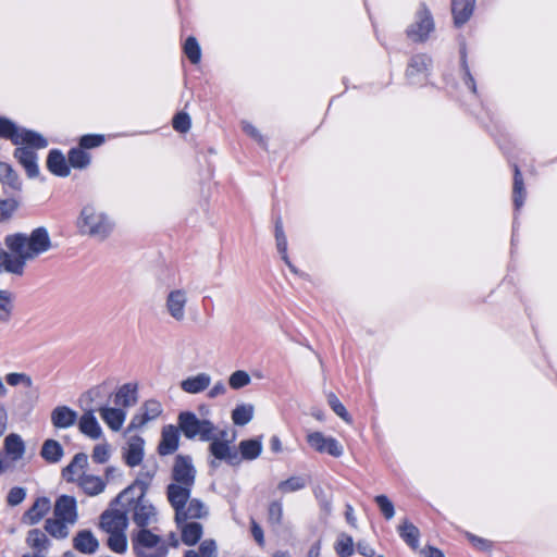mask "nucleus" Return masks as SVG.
<instances>
[{
  "label": "nucleus",
  "mask_w": 557,
  "mask_h": 557,
  "mask_svg": "<svg viewBox=\"0 0 557 557\" xmlns=\"http://www.w3.org/2000/svg\"><path fill=\"white\" fill-rule=\"evenodd\" d=\"M196 469L188 456H176L172 468V483L166 487V497L174 510V521L185 519H207L210 510L199 498H191L195 485Z\"/></svg>",
  "instance_id": "1"
},
{
  "label": "nucleus",
  "mask_w": 557,
  "mask_h": 557,
  "mask_svg": "<svg viewBox=\"0 0 557 557\" xmlns=\"http://www.w3.org/2000/svg\"><path fill=\"white\" fill-rule=\"evenodd\" d=\"M7 250L0 248V273L23 276L26 263L48 252L52 242L45 226L34 228L29 234L15 233L4 238Z\"/></svg>",
  "instance_id": "2"
},
{
  "label": "nucleus",
  "mask_w": 557,
  "mask_h": 557,
  "mask_svg": "<svg viewBox=\"0 0 557 557\" xmlns=\"http://www.w3.org/2000/svg\"><path fill=\"white\" fill-rule=\"evenodd\" d=\"M75 225L81 235L98 240L107 239L114 230L113 219L95 203L82 207Z\"/></svg>",
  "instance_id": "3"
},
{
  "label": "nucleus",
  "mask_w": 557,
  "mask_h": 557,
  "mask_svg": "<svg viewBox=\"0 0 557 557\" xmlns=\"http://www.w3.org/2000/svg\"><path fill=\"white\" fill-rule=\"evenodd\" d=\"M178 428L186 438H198L202 442L212 440L218 431L210 420L199 419L191 411H183L178 414Z\"/></svg>",
  "instance_id": "4"
},
{
  "label": "nucleus",
  "mask_w": 557,
  "mask_h": 557,
  "mask_svg": "<svg viewBox=\"0 0 557 557\" xmlns=\"http://www.w3.org/2000/svg\"><path fill=\"white\" fill-rule=\"evenodd\" d=\"M133 549L137 557H165L166 541L148 529H140L133 537Z\"/></svg>",
  "instance_id": "5"
},
{
  "label": "nucleus",
  "mask_w": 557,
  "mask_h": 557,
  "mask_svg": "<svg viewBox=\"0 0 557 557\" xmlns=\"http://www.w3.org/2000/svg\"><path fill=\"white\" fill-rule=\"evenodd\" d=\"M233 441L234 435L228 437V432L226 430H218L214 433L213 438L209 441V451L214 457V459L210 461V466L212 468H216L219 466L216 460L226 461L232 466L239 463L240 459L238 457V454L231 446Z\"/></svg>",
  "instance_id": "6"
},
{
  "label": "nucleus",
  "mask_w": 557,
  "mask_h": 557,
  "mask_svg": "<svg viewBox=\"0 0 557 557\" xmlns=\"http://www.w3.org/2000/svg\"><path fill=\"white\" fill-rule=\"evenodd\" d=\"M434 20L424 3H421L416 12L413 22L407 28L408 37L416 42L425 41L434 30Z\"/></svg>",
  "instance_id": "7"
},
{
  "label": "nucleus",
  "mask_w": 557,
  "mask_h": 557,
  "mask_svg": "<svg viewBox=\"0 0 557 557\" xmlns=\"http://www.w3.org/2000/svg\"><path fill=\"white\" fill-rule=\"evenodd\" d=\"M126 511H133V521L141 529L156 521V508L148 503L145 496H128V499L121 504Z\"/></svg>",
  "instance_id": "8"
},
{
  "label": "nucleus",
  "mask_w": 557,
  "mask_h": 557,
  "mask_svg": "<svg viewBox=\"0 0 557 557\" xmlns=\"http://www.w3.org/2000/svg\"><path fill=\"white\" fill-rule=\"evenodd\" d=\"M23 145L14 151V157L18 163L25 169L29 177H36L39 174L37 164L38 148H45L47 141H22Z\"/></svg>",
  "instance_id": "9"
},
{
  "label": "nucleus",
  "mask_w": 557,
  "mask_h": 557,
  "mask_svg": "<svg viewBox=\"0 0 557 557\" xmlns=\"http://www.w3.org/2000/svg\"><path fill=\"white\" fill-rule=\"evenodd\" d=\"M432 59L428 54L419 53L410 58L406 70V78L411 85H423L432 70Z\"/></svg>",
  "instance_id": "10"
},
{
  "label": "nucleus",
  "mask_w": 557,
  "mask_h": 557,
  "mask_svg": "<svg viewBox=\"0 0 557 557\" xmlns=\"http://www.w3.org/2000/svg\"><path fill=\"white\" fill-rule=\"evenodd\" d=\"M187 302V290L184 288H173L165 296L164 310L170 318L181 323L186 319Z\"/></svg>",
  "instance_id": "11"
},
{
  "label": "nucleus",
  "mask_w": 557,
  "mask_h": 557,
  "mask_svg": "<svg viewBox=\"0 0 557 557\" xmlns=\"http://www.w3.org/2000/svg\"><path fill=\"white\" fill-rule=\"evenodd\" d=\"M156 474L154 468L143 467L132 485L121 492L115 498L116 504H124L128 496H145Z\"/></svg>",
  "instance_id": "12"
},
{
  "label": "nucleus",
  "mask_w": 557,
  "mask_h": 557,
  "mask_svg": "<svg viewBox=\"0 0 557 557\" xmlns=\"http://www.w3.org/2000/svg\"><path fill=\"white\" fill-rule=\"evenodd\" d=\"M307 442L311 448L320 454H329L333 457L343 455V446L338 441L331 436H325L321 432H312L307 435Z\"/></svg>",
  "instance_id": "13"
},
{
  "label": "nucleus",
  "mask_w": 557,
  "mask_h": 557,
  "mask_svg": "<svg viewBox=\"0 0 557 557\" xmlns=\"http://www.w3.org/2000/svg\"><path fill=\"white\" fill-rule=\"evenodd\" d=\"M100 528L107 533H115L126 531L128 525V518L126 508L121 509H108L100 516Z\"/></svg>",
  "instance_id": "14"
},
{
  "label": "nucleus",
  "mask_w": 557,
  "mask_h": 557,
  "mask_svg": "<svg viewBox=\"0 0 557 557\" xmlns=\"http://www.w3.org/2000/svg\"><path fill=\"white\" fill-rule=\"evenodd\" d=\"M163 411L162 405L159 400H146L139 410L133 416L128 429L136 430L146 425L148 422L156 420Z\"/></svg>",
  "instance_id": "15"
},
{
  "label": "nucleus",
  "mask_w": 557,
  "mask_h": 557,
  "mask_svg": "<svg viewBox=\"0 0 557 557\" xmlns=\"http://www.w3.org/2000/svg\"><path fill=\"white\" fill-rule=\"evenodd\" d=\"M3 451L10 469L24 457L26 453V444L20 434L10 433L4 437Z\"/></svg>",
  "instance_id": "16"
},
{
  "label": "nucleus",
  "mask_w": 557,
  "mask_h": 557,
  "mask_svg": "<svg viewBox=\"0 0 557 557\" xmlns=\"http://www.w3.org/2000/svg\"><path fill=\"white\" fill-rule=\"evenodd\" d=\"M53 517L74 525L78 520L77 503L75 497L70 495L59 496L53 506Z\"/></svg>",
  "instance_id": "17"
},
{
  "label": "nucleus",
  "mask_w": 557,
  "mask_h": 557,
  "mask_svg": "<svg viewBox=\"0 0 557 557\" xmlns=\"http://www.w3.org/2000/svg\"><path fill=\"white\" fill-rule=\"evenodd\" d=\"M102 141H79V147L69 151V163L73 169L84 170L89 166L91 156L89 149L97 148Z\"/></svg>",
  "instance_id": "18"
},
{
  "label": "nucleus",
  "mask_w": 557,
  "mask_h": 557,
  "mask_svg": "<svg viewBox=\"0 0 557 557\" xmlns=\"http://www.w3.org/2000/svg\"><path fill=\"white\" fill-rule=\"evenodd\" d=\"M1 137L7 139H44L40 134L20 127L7 117H0V138Z\"/></svg>",
  "instance_id": "19"
},
{
  "label": "nucleus",
  "mask_w": 557,
  "mask_h": 557,
  "mask_svg": "<svg viewBox=\"0 0 557 557\" xmlns=\"http://www.w3.org/2000/svg\"><path fill=\"white\" fill-rule=\"evenodd\" d=\"M145 441L140 436H131L123 448V458L127 466L134 468L141 463L144 458Z\"/></svg>",
  "instance_id": "20"
},
{
  "label": "nucleus",
  "mask_w": 557,
  "mask_h": 557,
  "mask_svg": "<svg viewBox=\"0 0 557 557\" xmlns=\"http://www.w3.org/2000/svg\"><path fill=\"white\" fill-rule=\"evenodd\" d=\"M78 429L84 435L91 440H98L102 436V429L91 407L84 409V413L78 419Z\"/></svg>",
  "instance_id": "21"
},
{
  "label": "nucleus",
  "mask_w": 557,
  "mask_h": 557,
  "mask_svg": "<svg viewBox=\"0 0 557 557\" xmlns=\"http://www.w3.org/2000/svg\"><path fill=\"white\" fill-rule=\"evenodd\" d=\"M51 423L55 429H69L76 424L78 414L69 406H57L50 414Z\"/></svg>",
  "instance_id": "22"
},
{
  "label": "nucleus",
  "mask_w": 557,
  "mask_h": 557,
  "mask_svg": "<svg viewBox=\"0 0 557 557\" xmlns=\"http://www.w3.org/2000/svg\"><path fill=\"white\" fill-rule=\"evenodd\" d=\"M103 422L110 428L112 431L117 432L122 429L125 419L126 412L123 408L101 406L97 409Z\"/></svg>",
  "instance_id": "23"
},
{
  "label": "nucleus",
  "mask_w": 557,
  "mask_h": 557,
  "mask_svg": "<svg viewBox=\"0 0 557 557\" xmlns=\"http://www.w3.org/2000/svg\"><path fill=\"white\" fill-rule=\"evenodd\" d=\"M197 519H185L184 521L175 522L181 530L182 541L188 546H193L201 539L203 527Z\"/></svg>",
  "instance_id": "24"
},
{
  "label": "nucleus",
  "mask_w": 557,
  "mask_h": 557,
  "mask_svg": "<svg viewBox=\"0 0 557 557\" xmlns=\"http://www.w3.org/2000/svg\"><path fill=\"white\" fill-rule=\"evenodd\" d=\"M138 401V385L136 383H125L119 387L114 394L113 403L120 408H129Z\"/></svg>",
  "instance_id": "25"
},
{
  "label": "nucleus",
  "mask_w": 557,
  "mask_h": 557,
  "mask_svg": "<svg viewBox=\"0 0 557 557\" xmlns=\"http://www.w3.org/2000/svg\"><path fill=\"white\" fill-rule=\"evenodd\" d=\"M51 509L48 497H38L33 506L23 515V522L29 525L37 524Z\"/></svg>",
  "instance_id": "26"
},
{
  "label": "nucleus",
  "mask_w": 557,
  "mask_h": 557,
  "mask_svg": "<svg viewBox=\"0 0 557 557\" xmlns=\"http://www.w3.org/2000/svg\"><path fill=\"white\" fill-rule=\"evenodd\" d=\"M47 168L55 176L67 177L71 173V165L69 158L57 149L49 152L47 158Z\"/></svg>",
  "instance_id": "27"
},
{
  "label": "nucleus",
  "mask_w": 557,
  "mask_h": 557,
  "mask_svg": "<svg viewBox=\"0 0 557 557\" xmlns=\"http://www.w3.org/2000/svg\"><path fill=\"white\" fill-rule=\"evenodd\" d=\"M211 384V376L206 372L188 376L180 383V387L187 394H199Z\"/></svg>",
  "instance_id": "28"
},
{
  "label": "nucleus",
  "mask_w": 557,
  "mask_h": 557,
  "mask_svg": "<svg viewBox=\"0 0 557 557\" xmlns=\"http://www.w3.org/2000/svg\"><path fill=\"white\" fill-rule=\"evenodd\" d=\"M73 547L79 553L91 555L97 552L99 541L89 530H82L73 537Z\"/></svg>",
  "instance_id": "29"
},
{
  "label": "nucleus",
  "mask_w": 557,
  "mask_h": 557,
  "mask_svg": "<svg viewBox=\"0 0 557 557\" xmlns=\"http://www.w3.org/2000/svg\"><path fill=\"white\" fill-rule=\"evenodd\" d=\"M178 430L174 425L164 426L158 446L159 454L163 456L173 454L178 447Z\"/></svg>",
  "instance_id": "30"
},
{
  "label": "nucleus",
  "mask_w": 557,
  "mask_h": 557,
  "mask_svg": "<svg viewBox=\"0 0 557 557\" xmlns=\"http://www.w3.org/2000/svg\"><path fill=\"white\" fill-rule=\"evenodd\" d=\"M475 0H451V12L457 26L469 21L473 13Z\"/></svg>",
  "instance_id": "31"
},
{
  "label": "nucleus",
  "mask_w": 557,
  "mask_h": 557,
  "mask_svg": "<svg viewBox=\"0 0 557 557\" xmlns=\"http://www.w3.org/2000/svg\"><path fill=\"white\" fill-rule=\"evenodd\" d=\"M78 486L88 495V496H96L101 494L107 483L100 476L94 475V474H87L83 473L78 480Z\"/></svg>",
  "instance_id": "32"
},
{
  "label": "nucleus",
  "mask_w": 557,
  "mask_h": 557,
  "mask_svg": "<svg viewBox=\"0 0 557 557\" xmlns=\"http://www.w3.org/2000/svg\"><path fill=\"white\" fill-rule=\"evenodd\" d=\"M275 240H276L277 251L280 252L281 258L284 261V263L289 268V270L293 273L298 274L297 268L292 263V261L289 260V257L287 255V238L284 233L283 222L281 219H277L275 222Z\"/></svg>",
  "instance_id": "33"
},
{
  "label": "nucleus",
  "mask_w": 557,
  "mask_h": 557,
  "mask_svg": "<svg viewBox=\"0 0 557 557\" xmlns=\"http://www.w3.org/2000/svg\"><path fill=\"white\" fill-rule=\"evenodd\" d=\"M73 524L57 517L48 518L45 521V531L55 540H65L70 535Z\"/></svg>",
  "instance_id": "34"
},
{
  "label": "nucleus",
  "mask_w": 557,
  "mask_h": 557,
  "mask_svg": "<svg viewBox=\"0 0 557 557\" xmlns=\"http://www.w3.org/2000/svg\"><path fill=\"white\" fill-rule=\"evenodd\" d=\"M26 544L36 553L46 554L50 546V541L44 531L32 529L27 533Z\"/></svg>",
  "instance_id": "35"
},
{
  "label": "nucleus",
  "mask_w": 557,
  "mask_h": 557,
  "mask_svg": "<svg viewBox=\"0 0 557 557\" xmlns=\"http://www.w3.org/2000/svg\"><path fill=\"white\" fill-rule=\"evenodd\" d=\"M63 454L61 444L55 440H46L40 450V456L50 463L60 461Z\"/></svg>",
  "instance_id": "36"
},
{
  "label": "nucleus",
  "mask_w": 557,
  "mask_h": 557,
  "mask_svg": "<svg viewBox=\"0 0 557 557\" xmlns=\"http://www.w3.org/2000/svg\"><path fill=\"white\" fill-rule=\"evenodd\" d=\"M87 455L84 453L76 454L72 461L63 469L62 475L67 482H74V475L87 466Z\"/></svg>",
  "instance_id": "37"
},
{
  "label": "nucleus",
  "mask_w": 557,
  "mask_h": 557,
  "mask_svg": "<svg viewBox=\"0 0 557 557\" xmlns=\"http://www.w3.org/2000/svg\"><path fill=\"white\" fill-rule=\"evenodd\" d=\"M0 182L11 190H20L22 183L18 175L8 163L0 162Z\"/></svg>",
  "instance_id": "38"
},
{
  "label": "nucleus",
  "mask_w": 557,
  "mask_h": 557,
  "mask_svg": "<svg viewBox=\"0 0 557 557\" xmlns=\"http://www.w3.org/2000/svg\"><path fill=\"white\" fill-rule=\"evenodd\" d=\"M14 310V295L9 290L0 289V322L9 323Z\"/></svg>",
  "instance_id": "39"
},
{
  "label": "nucleus",
  "mask_w": 557,
  "mask_h": 557,
  "mask_svg": "<svg viewBox=\"0 0 557 557\" xmlns=\"http://www.w3.org/2000/svg\"><path fill=\"white\" fill-rule=\"evenodd\" d=\"M513 205L518 210L523 206L525 198V189L522 174L517 164L513 165Z\"/></svg>",
  "instance_id": "40"
},
{
  "label": "nucleus",
  "mask_w": 557,
  "mask_h": 557,
  "mask_svg": "<svg viewBox=\"0 0 557 557\" xmlns=\"http://www.w3.org/2000/svg\"><path fill=\"white\" fill-rule=\"evenodd\" d=\"M243 459L253 460L258 458L262 451V443L260 440H245L238 445Z\"/></svg>",
  "instance_id": "41"
},
{
  "label": "nucleus",
  "mask_w": 557,
  "mask_h": 557,
  "mask_svg": "<svg viewBox=\"0 0 557 557\" xmlns=\"http://www.w3.org/2000/svg\"><path fill=\"white\" fill-rule=\"evenodd\" d=\"M110 393V386L107 382L98 384L90 389H88L85 394L82 395L81 401L85 403L87 407H91V404L106 398Z\"/></svg>",
  "instance_id": "42"
},
{
  "label": "nucleus",
  "mask_w": 557,
  "mask_h": 557,
  "mask_svg": "<svg viewBox=\"0 0 557 557\" xmlns=\"http://www.w3.org/2000/svg\"><path fill=\"white\" fill-rule=\"evenodd\" d=\"M399 535L413 549L418 548L420 532L411 522L406 520L399 525Z\"/></svg>",
  "instance_id": "43"
},
{
  "label": "nucleus",
  "mask_w": 557,
  "mask_h": 557,
  "mask_svg": "<svg viewBox=\"0 0 557 557\" xmlns=\"http://www.w3.org/2000/svg\"><path fill=\"white\" fill-rule=\"evenodd\" d=\"M253 418V406L250 404H243L236 406L232 411V420L236 425H246Z\"/></svg>",
  "instance_id": "44"
},
{
  "label": "nucleus",
  "mask_w": 557,
  "mask_h": 557,
  "mask_svg": "<svg viewBox=\"0 0 557 557\" xmlns=\"http://www.w3.org/2000/svg\"><path fill=\"white\" fill-rule=\"evenodd\" d=\"M335 550L341 557H350L354 555V540L346 533H341L335 544Z\"/></svg>",
  "instance_id": "45"
},
{
  "label": "nucleus",
  "mask_w": 557,
  "mask_h": 557,
  "mask_svg": "<svg viewBox=\"0 0 557 557\" xmlns=\"http://www.w3.org/2000/svg\"><path fill=\"white\" fill-rule=\"evenodd\" d=\"M126 531L109 533L108 546L117 554H124L127 549Z\"/></svg>",
  "instance_id": "46"
},
{
  "label": "nucleus",
  "mask_w": 557,
  "mask_h": 557,
  "mask_svg": "<svg viewBox=\"0 0 557 557\" xmlns=\"http://www.w3.org/2000/svg\"><path fill=\"white\" fill-rule=\"evenodd\" d=\"M307 485L305 476H290L289 479L278 483L277 488L282 493H292L302 490Z\"/></svg>",
  "instance_id": "47"
},
{
  "label": "nucleus",
  "mask_w": 557,
  "mask_h": 557,
  "mask_svg": "<svg viewBox=\"0 0 557 557\" xmlns=\"http://www.w3.org/2000/svg\"><path fill=\"white\" fill-rule=\"evenodd\" d=\"M184 53L193 64H198L201 59V49L195 37H188L184 44Z\"/></svg>",
  "instance_id": "48"
},
{
  "label": "nucleus",
  "mask_w": 557,
  "mask_h": 557,
  "mask_svg": "<svg viewBox=\"0 0 557 557\" xmlns=\"http://www.w3.org/2000/svg\"><path fill=\"white\" fill-rule=\"evenodd\" d=\"M251 382V377L248 374V372L244 370H237L233 372L228 377V384L231 388L233 389H239L247 385H249Z\"/></svg>",
  "instance_id": "49"
},
{
  "label": "nucleus",
  "mask_w": 557,
  "mask_h": 557,
  "mask_svg": "<svg viewBox=\"0 0 557 557\" xmlns=\"http://www.w3.org/2000/svg\"><path fill=\"white\" fill-rule=\"evenodd\" d=\"M327 401H329V405L332 408V410L338 417H341L344 421H346L348 423L351 422V418H350L349 413L347 412L345 406L339 401V399L334 394L331 393L327 396Z\"/></svg>",
  "instance_id": "50"
},
{
  "label": "nucleus",
  "mask_w": 557,
  "mask_h": 557,
  "mask_svg": "<svg viewBox=\"0 0 557 557\" xmlns=\"http://www.w3.org/2000/svg\"><path fill=\"white\" fill-rule=\"evenodd\" d=\"M18 203L15 199H4L0 200V223L9 220L15 210L17 209Z\"/></svg>",
  "instance_id": "51"
},
{
  "label": "nucleus",
  "mask_w": 557,
  "mask_h": 557,
  "mask_svg": "<svg viewBox=\"0 0 557 557\" xmlns=\"http://www.w3.org/2000/svg\"><path fill=\"white\" fill-rule=\"evenodd\" d=\"M375 503L377 504L382 515L385 517V519L389 520L395 515V508L393 503L388 499L385 495H377L374 498Z\"/></svg>",
  "instance_id": "52"
},
{
  "label": "nucleus",
  "mask_w": 557,
  "mask_h": 557,
  "mask_svg": "<svg viewBox=\"0 0 557 557\" xmlns=\"http://www.w3.org/2000/svg\"><path fill=\"white\" fill-rule=\"evenodd\" d=\"M283 519V506L280 502H272L268 509V520L273 525L281 524Z\"/></svg>",
  "instance_id": "53"
},
{
  "label": "nucleus",
  "mask_w": 557,
  "mask_h": 557,
  "mask_svg": "<svg viewBox=\"0 0 557 557\" xmlns=\"http://www.w3.org/2000/svg\"><path fill=\"white\" fill-rule=\"evenodd\" d=\"M5 381L11 386H17L20 384H23L26 387H30L33 384V381L29 375L18 372H12L7 374Z\"/></svg>",
  "instance_id": "54"
},
{
  "label": "nucleus",
  "mask_w": 557,
  "mask_h": 557,
  "mask_svg": "<svg viewBox=\"0 0 557 557\" xmlns=\"http://www.w3.org/2000/svg\"><path fill=\"white\" fill-rule=\"evenodd\" d=\"M26 497V490L24 487L15 486L12 487L7 496V503L10 506L20 505Z\"/></svg>",
  "instance_id": "55"
},
{
  "label": "nucleus",
  "mask_w": 557,
  "mask_h": 557,
  "mask_svg": "<svg viewBox=\"0 0 557 557\" xmlns=\"http://www.w3.org/2000/svg\"><path fill=\"white\" fill-rule=\"evenodd\" d=\"M173 127L181 133H186L190 128L189 115L185 112L177 113L173 119Z\"/></svg>",
  "instance_id": "56"
},
{
  "label": "nucleus",
  "mask_w": 557,
  "mask_h": 557,
  "mask_svg": "<svg viewBox=\"0 0 557 557\" xmlns=\"http://www.w3.org/2000/svg\"><path fill=\"white\" fill-rule=\"evenodd\" d=\"M461 65H462V69L465 71V84L467 85V87L473 92V94H476V85H475V81L473 78V76L471 75L470 73V70H469V66L467 64V60H466V51L462 50L461 51Z\"/></svg>",
  "instance_id": "57"
},
{
  "label": "nucleus",
  "mask_w": 557,
  "mask_h": 557,
  "mask_svg": "<svg viewBox=\"0 0 557 557\" xmlns=\"http://www.w3.org/2000/svg\"><path fill=\"white\" fill-rule=\"evenodd\" d=\"M109 448L106 444L96 445L92 450V460L97 463H104L109 459Z\"/></svg>",
  "instance_id": "58"
},
{
  "label": "nucleus",
  "mask_w": 557,
  "mask_h": 557,
  "mask_svg": "<svg viewBox=\"0 0 557 557\" xmlns=\"http://www.w3.org/2000/svg\"><path fill=\"white\" fill-rule=\"evenodd\" d=\"M202 557H215L216 555V544L213 540H205L200 546L198 552Z\"/></svg>",
  "instance_id": "59"
},
{
  "label": "nucleus",
  "mask_w": 557,
  "mask_h": 557,
  "mask_svg": "<svg viewBox=\"0 0 557 557\" xmlns=\"http://www.w3.org/2000/svg\"><path fill=\"white\" fill-rule=\"evenodd\" d=\"M251 534L255 539V541L258 543V545L263 546L264 545V535L262 528L253 520L251 519Z\"/></svg>",
  "instance_id": "60"
},
{
  "label": "nucleus",
  "mask_w": 557,
  "mask_h": 557,
  "mask_svg": "<svg viewBox=\"0 0 557 557\" xmlns=\"http://www.w3.org/2000/svg\"><path fill=\"white\" fill-rule=\"evenodd\" d=\"M226 385L222 381H218L212 388L208 392L209 398H216L226 393Z\"/></svg>",
  "instance_id": "61"
},
{
  "label": "nucleus",
  "mask_w": 557,
  "mask_h": 557,
  "mask_svg": "<svg viewBox=\"0 0 557 557\" xmlns=\"http://www.w3.org/2000/svg\"><path fill=\"white\" fill-rule=\"evenodd\" d=\"M357 550L359 554L366 557H374L375 550L371 547V545L364 541H359L357 543Z\"/></svg>",
  "instance_id": "62"
},
{
  "label": "nucleus",
  "mask_w": 557,
  "mask_h": 557,
  "mask_svg": "<svg viewBox=\"0 0 557 557\" xmlns=\"http://www.w3.org/2000/svg\"><path fill=\"white\" fill-rule=\"evenodd\" d=\"M466 536L473 544V546H475L480 549H485L490 546L488 542L486 540L479 537L476 535H473L469 532L466 533Z\"/></svg>",
  "instance_id": "63"
},
{
  "label": "nucleus",
  "mask_w": 557,
  "mask_h": 557,
  "mask_svg": "<svg viewBox=\"0 0 557 557\" xmlns=\"http://www.w3.org/2000/svg\"><path fill=\"white\" fill-rule=\"evenodd\" d=\"M8 414L3 406H0V437L7 430Z\"/></svg>",
  "instance_id": "64"
}]
</instances>
